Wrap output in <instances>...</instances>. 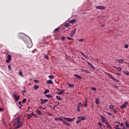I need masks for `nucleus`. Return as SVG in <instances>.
<instances>
[{
  "mask_svg": "<svg viewBox=\"0 0 129 129\" xmlns=\"http://www.w3.org/2000/svg\"><path fill=\"white\" fill-rule=\"evenodd\" d=\"M64 92V90H59V92H57L58 95H62Z\"/></svg>",
  "mask_w": 129,
  "mask_h": 129,
  "instance_id": "10",
  "label": "nucleus"
},
{
  "mask_svg": "<svg viewBox=\"0 0 129 129\" xmlns=\"http://www.w3.org/2000/svg\"><path fill=\"white\" fill-rule=\"evenodd\" d=\"M113 68H114V69H116L117 70V71H118V72H120L121 69L120 67H117L115 66H113Z\"/></svg>",
  "mask_w": 129,
  "mask_h": 129,
  "instance_id": "11",
  "label": "nucleus"
},
{
  "mask_svg": "<svg viewBox=\"0 0 129 129\" xmlns=\"http://www.w3.org/2000/svg\"><path fill=\"white\" fill-rule=\"evenodd\" d=\"M113 87H115V88H116V89H118V86H117V85H114L113 86Z\"/></svg>",
  "mask_w": 129,
  "mask_h": 129,
  "instance_id": "51",
  "label": "nucleus"
},
{
  "mask_svg": "<svg viewBox=\"0 0 129 129\" xmlns=\"http://www.w3.org/2000/svg\"><path fill=\"white\" fill-rule=\"evenodd\" d=\"M27 101L26 99L24 98L22 100V103H25L26 101Z\"/></svg>",
  "mask_w": 129,
  "mask_h": 129,
  "instance_id": "36",
  "label": "nucleus"
},
{
  "mask_svg": "<svg viewBox=\"0 0 129 129\" xmlns=\"http://www.w3.org/2000/svg\"><path fill=\"white\" fill-rule=\"evenodd\" d=\"M108 77L110 79H111V80H113L114 81H115L116 82H119V80H118V79H115V78H114V77H113L112 74H109Z\"/></svg>",
  "mask_w": 129,
  "mask_h": 129,
  "instance_id": "3",
  "label": "nucleus"
},
{
  "mask_svg": "<svg viewBox=\"0 0 129 129\" xmlns=\"http://www.w3.org/2000/svg\"><path fill=\"white\" fill-rule=\"evenodd\" d=\"M67 39H68V40H73L72 38L69 37V36H68V37H67Z\"/></svg>",
  "mask_w": 129,
  "mask_h": 129,
  "instance_id": "42",
  "label": "nucleus"
},
{
  "mask_svg": "<svg viewBox=\"0 0 129 129\" xmlns=\"http://www.w3.org/2000/svg\"><path fill=\"white\" fill-rule=\"evenodd\" d=\"M80 105L81 106H83L84 105V104H82V103L80 102Z\"/></svg>",
  "mask_w": 129,
  "mask_h": 129,
  "instance_id": "60",
  "label": "nucleus"
},
{
  "mask_svg": "<svg viewBox=\"0 0 129 129\" xmlns=\"http://www.w3.org/2000/svg\"><path fill=\"white\" fill-rule=\"evenodd\" d=\"M19 75H23L22 72L20 71V72H19Z\"/></svg>",
  "mask_w": 129,
  "mask_h": 129,
  "instance_id": "49",
  "label": "nucleus"
},
{
  "mask_svg": "<svg viewBox=\"0 0 129 129\" xmlns=\"http://www.w3.org/2000/svg\"><path fill=\"white\" fill-rule=\"evenodd\" d=\"M107 113L108 114V115H112V114L110 113V112H107Z\"/></svg>",
  "mask_w": 129,
  "mask_h": 129,
  "instance_id": "61",
  "label": "nucleus"
},
{
  "mask_svg": "<svg viewBox=\"0 0 129 129\" xmlns=\"http://www.w3.org/2000/svg\"><path fill=\"white\" fill-rule=\"evenodd\" d=\"M18 103L19 104V105L20 106H22V102H21V101H19Z\"/></svg>",
  "mask_w": 129,
  "mask_h": 129,
  "instance_id": "54",
  "label": "nucleus"
},
{
  "mask_svg": "<svg viewBox=\"0 0 129 129\" xmlns=\"http://www.w3.org/2000/svg\"><path fill=\"white\" fill-rule=\"evenodd\" d=\"M101 120L103 121V122H105V124H106V122H107V119L104 117V116H102V115H101Z\"/></svg>",
  "mask_w": 129,
  "mask_h": 129,
  "instance_id": "6",
  "label": "nucleus"
},
{
  "mask_svg": "<svg viewBox=\"0 0 129 129\" xmlns=\"http://www.w3.org/2000/svg\"><path fill=\"white\" fill-rule=\"evenodd\" d=\"M81 72L87 73V74H89V73H90L89 70H85V69H81Z\"/></svg>",
  "mask_w": 129,
  "mask_h": 129,
  "instance_id": "12",
  "label": "nucleus"
},
{
  "mask_svg": "<svg viewBox=\"0 0 129 129\" xmlns=\"http://www.w3.org/2000/svg\"><path fill=\"white\" fill-rule=\"evenodd\" d=\"M49 79H53L54 76H53V75H49Z\"/></svg>",
  "mask_w": 129,
  "mask_h": 129,
  "instance_id": "38",
  "label": "nucleus"
},
{
  "mask_svg": "<svg viewBox=\"0 0 129 129\" xmlns=\"http://www.w3.org/2000/svg\"><path fill=\"white\" fill-rule=\"evenodd\" d=\"M80 121L79 119L78 121H76V123H79Z\"/></svg>",
  "mask_w": 129,
  "mask_h": 129,
  "instance_id": "63",
  "label": "nucleus"
},
{
  "mask_svg": "<svg viewBox=\"0 0 129 129\" xmlns=\"http://www.w3.org/2000/svg\"><path fill=\"white\" fill-rule=\"evenodd\" d=\"M56 103H57V105H56L55 106H58L59 104V101H57V102H56Z\"/></svg>",
  "mask_w": 129,
  "mask_h": 129,
  "instance_id": "53",
  "label": "nucleus"
},
{
  "mask_svg": "<svg viewBox=\"0 0 129 129\" xmlns=\"http://www.w3.org/2000/svg\"><path fill=\"white\" fill-rule=\"evenodd\" d=\"M118 123H119V124L121 125V126H123V123H120V122H118Z\"/></svg>",
  "mask_w": 129,
  "mask_h": 129,
  "instance_id": "59",
  "label": "nucleus"
},
{
  "mask_svg": "<svg viewBox=\"0 0 129 129\" xmlns=\"http://www.w3.org/2000/svg\"><path fill=\"white\" fill-rule=\"evenodd\" d=\"M36 112L37 114H38V115H41L42 114L41 111H40V110H39L38 109L36 110Z\"/></svg>",
  "mask_w": 129,
  "mask_h": 129,
  "instance_id": "23",
  "label": "nucleus"
},
{
  "mask_svg": "<svg viewBox=\"0 0 129 129\" xmlns=\"http://www.w3.org/2000/svg\"><path fill=\"white\" fill-rule=\"evenodd\" d=\"M76 31V29H73V30H72V31L71 32L70 36H71V37H73V36L75 35Z\"/></svg>",
  "mask_w": 129,
  "mask_h": 129,
  "instance_id": "4",
  "label": "nucleus"
},
{
  "mask_svg": "<svg viewBox=\"0 0 129 129\" xmlns=\"http://www.w3.org/2000/svg\"><path fill=\"white\" fill-rule=\"evenodd\" d=\"M39 86L38 85H35L34 86V90H38V89H39Z\"/></svg>",
  "mask_w": 129,
  "mask_h": 129,
  "instance_id": "21",
  "label": "nucleus"
},
{
  "mask_svg": "<svg viewBox=\"0 0 129 129\" xmlns=\"http://www.w3.org/2000/svg\"><path fill=\"white\" fill-rule=\"evenodd\" d=\"M79 41H81V42H83L84 39H79Z\"/></svg>",
  "mask_w": 129,
  "mask_h": 129,
  "instance_id": "45",
  "label": "nucleus"
},
{
  "mask_svg": "<svg viewBox=\"0 0 129 129\" xmlns=\"http://www.w3.org/2000/svg\"><path fill=\"white\" fill-rule=\"evenodd\" d=\"M76 22V19H72V20H71V21H70V23L71 24H74V23H75Z\"/></svg>",
  "mask_w": 129,
  "mask_h": 129,
  "instance_id": "19",
  "label": "nucleus"
},
{
  "mask_svg": "<svg viewBox=\"0 0 129 129\" xmlns=\"http://www.w3.org/2000/svg\"><path fill=\"white\" fill-rule=\"evenodd\" d=\"M124 74H126L127 75H129V73H126V72H124Z\"/></svg>",
  "mask_w": 129,
  "mask_h": 129,
  "instance_id": "55",
  "label": "nucleus"
},
{
  "mask_svg": "<svg viewBox=\"0 0 129 129\" xmlns=\"http://www.w3.org/2000/svg\"><path fill=\"white\" fill-rule=\"evenodd\" d=\"M27 47L31 48L33 46V43L31 42L28 43V44H27Z\"/></svg>",
  "mask_w": 129,
  "mask_h": 129,
  "instance_id": "13",
  "label": "nucleus"
},
{
  "mask_svg": "<svg viewBox=\"0 0 129 129\" xmlns=\"http://www.w3.org/2000/svg\"><path fill=\"white\" fill-rule=\"evenodd\" d=\"M77 111H80V105L77 106Z\"/></svg>",
  "mask_w": 129,
  "mask_h": 129,
  "instance_id": "29",
  "label": "nucleus"
},
{
  "mask_svg": "<svg viewBox=\"0 0 129 129\" xmlns=\"http://www.w3.org/2000/svg\"><path fill=\"white\" fill-rule=\"evenodd\" d=\"M48 116H53V114L52 113H48Z\"/></svg>",
  "mask_w": 129,
  "mask_h": 129,
  "instance_id": "50",
  "label": "nucleus"
},
{
  "mask_svg": "<svg viewBox=\"0 0 129 129\" xmlns=\"http://www.w3.org/2000/svg\"><path fill=\"white\" fill-rule=\"evenodd\" d=\"M17 121V126L16 128H19L20 127H21L22 122L21 121L20 116H18L16 118Z\"/></svg>",
  "mask_w": 129,
  "mask_h": 129,
  "instance_id": "2",
  "label": "nucleus"
},
{
  "mask_svg": "<svg viewBox=\"0 0 129 129\" xmlns=\"http://www.w3.org/2000/svg\"><path fill=\"white\" fill-rule=\"evenodd\" d=\"M126 107V106H125V104H123V105H122V106H120V108L121 109L125 108Z\"/></svg>",
  "mask_w": 129,
  "mask_h": 129,
  "instance_id": "25",
  "label": "nucleus"
},
{
  "mask_svg": "<svg viewBox=\"0 0 129 129\" xmlns=\"http://www.w3.org/2000/svg\"><path fill=\"white\" fill-rule=\"evenodd\" d=\"M32 115H33V116H37V115H36L35 114H34V113H32Z\"/></svg>",
  "mask_w": 129,
  "mask_h": 129,
  "instance_id": "62",
  "label": "nucleus"
},
{
  "mask_svg": "<svg viewBox=\"0 0 129 129\" xmlns=\"http://www.w3.org/2000/svg\"><path fill=\"white\" fill-rule=\"evenodd\" d=\"M48 101V100L45 99L43 100L42 99H41V104H44L45 102H47Z\"/></svg>",
  "mask_w": 129,
  "mask_h": 129,
  "instance_id": "14",
  "label": "nucleus"
},
{
  "mask_svg": "<svg viewBox=\"0 0 129 129\" xmlns=\"http://www.w3.org/2000/svg\"><path fill=\"white\" fill-rule=\"evenodd\" d=\"M106 125H107V127H110V129H112L111 126L109 123H108V121L107 120L106 121Z\"/></svg>",
  "mask_w": 129,
  "mask_h": 129,
  "instance_id": "16",
  "label": "nucleus"
},
{
  "mask_svg": "<svg viewBox=\"0 0 129 129\" xmlns=\"http://www.w3.org/2000/svg\"><path fill=\"white\" fill-rule=\"evenodd\" d=\"M74 76L77 77L79 80H82V77L80 75H78V74H74Z\"/></svg>",
  "mask_w": 129,
  "mask_h": 129,
  "instance_id": "15",
  "label": "nucleus"
},
{
  "mask_svg": "<svg viewBox=\"0 0 129 129\" xmlns=\"http://www.w3.org/2000/svg\"><path fill=\"white\" fill-rule=\"evenodd\" d=\"M114 106H113V105H110L109 106V108L111 109V110H113L114 109Z\"/></svg>",
  "mask_w": 129,
  "mask_h": 129,
  "instance_id": "22",
  "label": "nucleus"
},
{
  "mask_svg": "<svg viewBox=\"0 0 129 129\" xmlns=\"http://www.w3.org/2000/svg\"><path fill=\"white\" fill-rule=\"evenodd\" d=\"M25 92H26V90H23V91L22 90V94H23V95H24V93H25Z\"/></svg>",
  "mask_w": 129,
  "mask_h": 129,
  "instance_id": "46",
  "label": "nucleus"
},
{
  "mask_svg": "<svg viewBox=\"0 0 129 129\" xmlns=\"http://www.w3.org/2000/svg\"><path fill=\"white\" fill-rule=\"evenodd\" d=\"M86 117L85 116H81V120H85Z\"/></svg>",
  "mask_w": 129,
  "mask_h": 129,
  "instance_id": "41",
  "label": "nucleus"
},
{
  "mask_svg": "<svg viewBox=\"0 0 129 129\" xmlns=\"http://www.w3.org/2000/svg\"><path fill=\"white\" fill-rule=\"evenodd\" d=\"M47 83L48 84H50L51 85L53 84V82H52V80H47Z\"/></svg>",
  "mask_w": 129,
  "mask_h": 129,
  "instance_id": "24",
  "label": "nucleus"
},
{
  "mask_svg": "<svg viewBox=\"0 0 129 129\" xmlns=\"http://www.w3.org/2000/svg\"><path fill=\"white\" fill-rule=\"evenodd\" d=\"M31 117H32V115L29 114L27 115V118H28V119H30Z\"/></svg>",
  "mask_w": 129,
  "mask_h": 129,
  "instance_id": "35",
  "label": "nucleus"
},
{
  "mask_svg": "<svg viewBox=\"0 0 129 129\" xmlns=\"http://www.w3.org/2000/svg\"><path fill=\"white\" fill-rule=\"evenodd\" d=\"M6 62H8V63L10 62L9 59H6Z\"/></svg>",
  "mask_w": 129,
  "mask_h": 129,
  "instance_id": "57",
  "label": "nucleus"
},
{
  "mask_svg": "<svg viewBox=\"0 0 129 129\" xmlns=\"http://www.w3.org/2000/svg\"><path fill=\"white\" fill-rule=\"evenodd\" d=\"M116 75H118L119 76L120 75H121V74L120 73H117Z\"/></svg>",
  "mask_w": 129,
  "mask_h": 129,
  "instance_id": "56",
  "label": "nucleus"
},
{
  "mask_svg": "<svg viewBox=\"0 0 129 129\" xmlns=\"http://www.w3.org/2000/svg\"><path fill=\"white\" fill-rule=\"evenodd\" d=\"M65 39H66V37H64V36H62L61 40H65Z\"/></svg>",
  "mask_w": 129,
  "mask_h": 129,
  "instance_id": "48",
  "label": "nucleus"
},
{
  "mask_svg": "<svg viewBox=\"0 0 129 129\" xmlns=\"http://www.w3.org/2000/svg\"><path fill=\"white\" fill-rule=\"evenodd\" d=\"M56 97L57 99V100H59V101H61L62 99L60 97V96L56 95Z\"/></svg>",
  "mask_w": 129,
  "mask_h": 129,
  "instance_id": "28",
  "label": "nucleus"
},
{
  "mask_svg": "<svg viewBox=\"0 0 129 129\" xmlns=\"http://www.w3.org/2000/svg\"><path fill=\"white\" fill-rule=\"evenodd\" d=\"M91 89L93 90H94V91H95V90H96V88H94V87H91Z\"/></svg>",
  "mask_w": 129,
  "mask_h": 129,
  "instance_id": "44",
  "label": "nucleus"
},
{
  "mask_svg": "<svg viewBox=\"0 0 129 129\" xmlns=\"http://www.w3.org/2000/svg\"><path fill=\"white\" fill-rule=\"evenodd\" d=\"M124 48H128V45H127V44L124 45Z\"/></svg>",
  "mask_w": 129,
  "mask_h": 129,
  "instance_id": "47",
  "label": "nucleus"
},
{
  "mask_svg": "<svg viewBox=\"0 0 129 129\" xmlns=\"http://www.w3.org/2000/svg\"><path fill=\"white\" fill-rule=\"evenodd\" d=\"M80 53L82 55V56H83L84 57H85V58H87V57H88L87 55H85V54H84V53L82 52V51H81Z\"/></svg>",
  "mask_w": 129,
  "mask_h": 129,
  "instance_id": "18",
  "label": "nucleus"
},
{
  "mask_svg": "<svg viewBox=\"0 0 129 129\" xmlns=\"http://www.w3.org/2000/svg\"><path fill=\"white\" fill-rule=\"evenodd\" d=\"M63 118L64 120L62 118H60L59 117H55L54 119L55 120V121H58L59 120H60L61 121H63V123L67 125V126H69L70 125V123H69L66 121H72L73 120L76 119V117H74L73 118H71L70 117H66V116H63ZM65 120L66 121H65Z\"/></svg>",
  "mask_w": 129,
  "mask_h": 129,
  "instance_id": "1",
  "label": "nucleus"
},
{
  "mask_svg": "<svg viewBox=\"0 0 129 129\" xmlns=\"http://www.w3.org/2000/svg\"><path fill=\"white\" fill-rule=\"evenodd\" d=\"M119 127V125H115V129H121L120 127ZM122 129H125V126H123V127Z\"/></svg>",
  "mask_w": 129,
  "mask_h": 129,
  "instance_id": "9",
  "label": "nucleus"
},
{
  "mask_svg": "<svg viewBox=\"0 0 129 129\" xmlns=\"http://www.w3.org/2000/svg\"><path fill=\"white\" fill-rule=\"evenodd\" d=\"M7 57H8L9 62H10V61L12 60V55L8 54Z\"/></svg>",
  "mask_w": 129,
  "mask_h": 129,
  "instance_id": "17",
  "label": "nucleus"
},
{
  "mask_svg": "<svg viewBox=\"0 0 129 129\" xmlns=\"http://www.w3.org/2000/svg\"><path fill=\"white\" fill-rule=\"evenodd\" d=\"M84 106H85L86 107L87 106V102L85 103Z\"/></svg>",
  "mask_w": 129,
  "mask_h": 129,
  "instance_id": "58",
  "label": "nucleus"
},
{
  "mask_svg": "<svg viewBox=\"0 0 129 129\" xmlns=\"http://www.w3.org/2000/svg\"><path fill=\"white\" fill-rule=\"evenodd\" d=\"M8 69L10 71L12 70L11 66H10V65H9Z\"/></svg>",
  "mask_w": 129,
  "mask_h": 129,
  "instance_id": "43",
  "label": "nucleus"
},
{
  "mask_svg": "<svg viewBox=\"0 0 129 129\" xmlns=\"http://www.w3.org/2000/svg\"><path fill=\"white\" fill-rule=\"evenodd\" d=\"M59 30V29L58 28H56V29H55L54 30V33H56V32H58V30Z\"/></svg>",
  "mask_w": 129,
  "mask_h": 129,
  "instance_id": "30",
  "label": "nucleus"
},
{
  "mask_svg": "<svg viewBox=\"0 0 129 129\" xmlns=\"http://www.w3.org/2000/svg\"><path fill=\"white\" fill-rule=\"evenodd\" d=\"M87 63L88 65L90 67L91 69H92L93 70L95 69V67L93 66V64L90 62V61H87Z\"/></svg>",
  "mask_w": 129,
  "mask_h": 129,
  "instance_id": "7",
  "label": "nucleus"
},
{
  "mask_svg": "<svg viewBox=\"0 0 129 129\" xmlns=\"http://www.w3.org/2000/svg\"><path fill=\"white\" fill-rule=\"evenodd\" d=\"M116 61H118V62H119V63H120L121 62H123L124 60L123 59H118Z\"/></svg>",
  "mask_w": 129,
  "mask_h": 129,
  "instance_id": "20",
  "label": "nucleus"
},
{
  "mask_svg": "<svg viewBox=\"0 0 129 129\" xmlns=\"http://www.w3.org/2000/svg\"><path fill=\"white\" fill-rule=\"evenodd\" d=\"M14 98L15 99L16 101H19L20 99V95H18V96H17L16 93L14 92Z\"/></svg>",
  "mask_w": 129,
  "mask_h": 129,
  "instance_id": "5",
  "label": "nucleus"
},
{
  "mask_svg": "<svg viewBox=\"0 0 129 129\" xmlns=\"http://www.w3.org/2000/svg\"><path fill=\"white\" fill-rule=\"evenodd\" d=\"M97 9H105V8L104 7V6H97L96 7Z\"/></svg>",
  "mask_w": 129,
  "mask_h": 129,
  "instance_id": "8",
  "label": "nucleus"
},
{
  "mask_svg": "<svg viewBox=\"0 0 129 129\" xmlns=\"http://www.w3.org/2000/svg\"><path fill=\"white\" fill-rule=\"evenodd\" d=\"M3 111V109H2V108L0 107V111Z\"/></svg>",
  "mask_w": 129,
  "mask_h": 129,
  "instance_id": "64",
  "label": "nucleus"
},
{
  "mask_svg": "<svg viewBox=\"0 0 129 129\" xmlns=\"http://www.w3.org/2000/svg\"><path fill=\"white\" fill-rule=\"evenodd\" d=\"M68 86L69 87L72 88V87H74V85L71 84H68Z\"/></svg>",
  "mask_w": 129,
  "mask_h": 129,
  "instance_id": "27",
  "label": "nucleus"
},
{
  "mask_svg": "<svg viewBox=\"0 0 129 129\" xmlns=\"http://www.w3.org/2000/svg\"><path fill=\"white\" fill-rule=\"evenodd\" d=\"M45 95L48 98H51L52 97V95Z\"/></svg>",
  "mask_w": 129,
  "mask_h": 129,
  "instance_id": "31",
  "label": "nucleus"
},
{
  "mask_svg": "<svg viewBox=\"0 0 129 129\" xmlns=\"http://www.w3.org/2000/svg\"><path fill=\"white\" fill-rule=\"evenodd\" d=\"M71 24L70 23H67L66 24H64V26L66 27H69L70 26Z\"/></svg>",
  "mask_w": 129,
  "mask_h": 129,
  "instance_id": "33",
  "label": "nucleus"
},
{
  "mask_svg": "<svg viewBox=\"0 0 129 129\" xmlns=\"http://www.w3.org/2000/svg\"><path fill=\"white\" fill-rule=\"evenodd\" d=\"M99 99H96L95 100V103L97 104V105H98V104H99Z\"/></svg>",
  "mask_w": 129,
  "mask_h": 129,
  "instance_id": "32",
  "label": "nucleus"
},
{
  "mask_svg": "<svg viewBox=\"0 0 129 129\" xmlns=\"http://www.w3.org/2000/svg\"><path fill=\"white\" fill-rule=\"evenodd\" d=\"M49 90H45L44 94H47V93H49Z\"/></svg>",
  "mask_w": 129,
  "mask_h": 129,
  "instance_id": "34",
  "label": "nucleus"
},
{
  "mask_svg": "<svg viewBox=\"0 0 129 129\" xmlns=\"http://www.w3.org/2000/svg\"><path fill=\"white\" fill-rule=\"evenodd\" d=\"M44 56H45V58L47 60H48V59H49V57L48 56V55H45Z\"/></svg>",
  "mask_w": 129,
  "mask_h": 129,
  "instance_id": "39",
  "label": "nucleus"
},
{
  "mask_svg": "<svg viewBox=\"0 0 129 129\" xmlns=\"http://www.w3.org/2000/svg\"><path fill=\"white\" fill-rule=\"evenodd\" d=\"M34 82H35V83H38V80H37L36 79H34Z\"/></svg>",
  "mask_w": 129,
  "mask_h": 129,
  "instance_id": "52",
  "label": "nucleus"
},
{
  "mask_svg": "<svg viewBox=\"0 0 129 129\" xmlns=\"http://www.w3.org/2000/svg\"><path fill=\"white\" fill-rule=\"evenodd\" d=\"M98 124L99 125V127H101V126H102V124L100 122H98Z\"/></svg>",
  "mask_w": 129,
  "mask_h": 129,
  "instance_id": "40",
  "label": "nucleus"
},
{
  "mask_svg": "<svg viewBox=\"0 0 129 129\" xmlns=\"http://www.w3.org/2000/svg\"><path fill=\"white\" fill-rule=\"evenodd\" d=\"M124 123L126 125V127L128 128L129 127V123H128L127 121H125Z\"/></svg>",
  "mask_w": 129,
  "mask_h": 129,
  "instance_id": "26",
  "label": "nucleus"
},
{
  "mask_svg": "<svg viewBox=\"0 0 129 129\" xmlns=\"http://www.w3.org/2000/svg\"><path fill=\"white\" fill-rule=\"evenodd\" d=\"M78 119H79V122H80L81 120H82L81 116H78Z\"/></svg>",
  "mask_w": 129,
  "mask_h": 129,
  "instance_id": "37",
  "label": "nucleus"
}]
</instances>
